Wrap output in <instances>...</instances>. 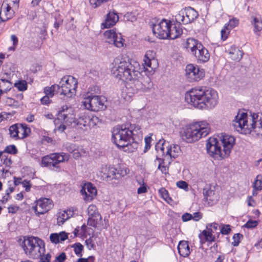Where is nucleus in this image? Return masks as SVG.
Listing matches in <instances>:
<instances>
[{"label":"nucleus","mask_w":262,"mask_h":262,"mask_svg":"<svg viewBox=\"0 0 262 262\" xmlns=\"http://www.w3.org/2000/svg\"><path fill=\"white\" fill-rule=\"evenodd\" d=\"M186 101L199 109H210L218 103V94L212 89L195 88L185 95Z\"/></svg>","instance_id":"1"},{"label":"nucleus","mask_w":262,"mask_h":262,"mask_svg":"<svg viewBox=\"0 0 262 262\" xmlns=\"http://www.w3.org/2000/svg\"><path fill=\"white\" fill-rule=\"evenodd\" d=\"M232 126L241 134L262 136V114L248 115L238 112L232 121Z\"/></svg>","instance_id":"2"},{"label":"nucleus","mask_w":262,"mask_h":262,"mask_svg":"<svg viewBox=\"0 0 262 262\" xmlns=\"http://www.w3.org/2000/svg\"><path fill=\"white\" fill-rule=\"evenodd\" d=\"M141 138V130L135 124L117 125L112 130V141L118 147H126L130 143H137Z\"/></svg>","instance_id":"3"},{"label":"nucleus","mask_w":262,"mask_h":262,"mask_svg":"<svg viewBox=\"0 0 262 262\" xmlns=\"http://www.w3.org/2000/svg\"><path fill=\"white\" fill-rule=\"evenodd\" d=\"M235 143L233 136L229 135H222L218 140L210 138L206 144L208 154L213 158L221 160L227 158L230 154Z\"/></svg>","instance_id":"4"},{"label":"nucleus","mask_w":262,"mask_h":262,"mask_svg":"<svg viewBox=\"0 0 262 262\" xmlns=\"http://www.w3.org/2000/svg\"><path fill=\"white\" fill-rule=\"evenodd\" d=\"M138 67L137 62L132 64L129 76L125 77L124 80L127 82L126 88L129 97L138 91L147 92L151 86L150 78L147 76H143L138 71Z\"/></svg>","instance_id":"5"},{"label":"nucleus","mask_w":262,"mask_h":262,"mask_svg":"<svg viewBox=\"0 0 262 262\" xmlns=\"http://www.w3.org/2000/svg\"><path fill=\"white\" fill-rule=\"evenodd\" d=\"M210 131L209 124L205 121L186 126L182 132V138L187 143H193L206 137Z\"/></svg>","instance_id":"6"},{"label":"nucleus","mask_w":262,"mask_h":262,"mask_svg":"<svg viewBox=\"0 0 262 262\" xmlns=\"http://www.w3.org/2000/svg\"><path fill=\"white\" fill-rule=\"evenodd\" d=\"M168 143H165L164 140H160L156 144L155 148L158 155L156 156L157 160H161L162 156L166 163H171L173 159L176 158L181 152L179 145L172 144L170 146Z\"/></svg>","instance_id":"7"},{"label":"nucleus","mask_w":262,"mask_h":262,"mask_svg":"<svg viewBox=\"0 0 262 262\" xmlns=\"http://www.w3.org/2000/svg\"><path fill=\"white\" fill-rule=\"evenodd\" d=\"M105 98L102 96L93 95L88 93L84 95L82 102L84 107L88 110L97 112L104 110L106 106L104 104Z\"/></svg>","instance_id":"8"},{"label":"nucleus","mask_w":262,"mask_h":262,"mask_svg":"<svg viewBox=\"0 0 262 262\" xmlns=\"http://www.w3.org/2000/svg\"><path fill=\"white\" fill-rule=\"evenodd\" d=\"M78 82L74 77L69 75L64 76L60 81L59 92L60 95L71 98L76 95Z\"/></svg>","instance_id":"9"},{"label":"nucleus","mask_w":262,"mask_h":262,"mask_svg":"<svg viewBox=\"0 0 262 262\" xmlns=\"http://www.w3.org/2000/svg\"><path fill=\"white\" fill-rule=\"evenodd\" d=\"M70 158V155L63 152L53 153L43 157L41 163L45 166L51 169L58 168V164L60 163L68 161Z\"/></svg>","instance_id":"10"},{"label":"nucleus","mask_w":262,"mask_h":262,"mask_svg":"<svg viewBox=\"0 0 262 262\" xmlns=\"http://www.w3.org/2000/svg\"><path fill=\"white\" fill-rule=\"evenodd\" d=\"M198 16V12L193 8L187 7L177 14L175 19L179 24H188L194 20Z\"/></svg>","instance_id":"11"},{"label":"nucleus","mask_w":262,"mask_h":262,"mask_svg":"<svg viewBox=\"0 0 262 262\" xmlns=\"http://www.w3.org/2000/svg\"><path fill=\"white\" fill-rule=\"evenodd\" d=\"M75 120L73 109L71 107L68 108L66 106V108L63 107L62 110L59 111L57 119L54 122L55 124H57V121H61L67 125H73L74 126Z\"/></svg>","instance_id":"12"},{"label":"nucleus","mask_w":262,"mask_h":262,"mask_svg":"<svg viewBox=\"0 0 262 262\" xmlns=\"http://www.w3.org/2000/svg\"><path fill=\"white\" fill-rule=\"evenodd\" d=\"M130 68H132L130 62L120 61L117 67L113 70V73L115 77L124 81L125 77L129 76L128 74L131 71Z\"/></svg>","instance_id":"13"},{"label":"nucleus","mask_w":262,"mask_h":262,"mask_svg":"<svg viewBox=\"0 0 262 262\" xmlns=\"http://www.w3.org/2000/svg\"><path fill=\"white\" fill-rule=\"evenodd\" d=\"M170 23V21L163 19L158 24L154 25L152 27L154 34L160 39L167 38Z\"/></svg>","instance_id":"14"},{"label":"nucleus","mask_w":262,"mask_h":262,"mask_svg":"<svg viewBox=\"0 0 262 262\" xmlns=\"http://www.w3.org/2000/svg\"><path fill=\"white\" fill-rule=\"evenodd\" d=\"M186 75L190 81H199L204 77L205 73L197 66L189 64L186 66Z\"/></svg>","instance_id":"15"},{"label":"nucleus","mask_w":262,"mask_h":262,"mask_svg":"<svg viewBox=\"0 0 262 262\" xmlns=\"http://www.w3.org/2000/svg\"><path fill=\"white\" fill-rule=\"evenodd\" d=\"M53 206L51 200L44 198H41L36 202V205L34 207V211L36 214H42L47 212Z\"/></svg>","instance_id":"16"},{"label":"nucleus","mask_w":262,"mask_h":262,"mask_svg":"<svg viewBox=\"0 0 262 262\" xmlns=\"http://www.w3.org/2000/svg\"><path fill=\"white\" fill-rule=\"evenodd\" d=\"M89 219L88 225L95 227L101 221L102 216L97 210V208L95 205H91L88 208Z\"/></svg>","instance_id":"17"},{"label":"nucleus","mask_w":262,"mask_h":262,"mask_svg":"<svg viewBox=\"0 0 262 262\" xmlns=\"http://www.w3.org/2000/svg\"><path fill=\"white\" fill-rule=\"evenodd\" d=\"M80 192L83 195V199L86 201H92L96 195L97 190L95 187L90 183L85 184L80 190Z\"/></svg>","instance_id":"18"},{"label":"nucleus","mask_w":262,"mask_h":262,"mask_svg":"<svg viewBox=\"0 0 262 262\" xmlns=\"http://www.w3.org/2000/svg\"><path fill=\"white\" fill-rule=\"evenodd\" d=\"M95 120H97V117H93L92 118H90L89 117H80L78 119H76L74 126L78 127L82 129L86 130L88 128H90L91 126H93L96 124L94 123Z\"/></svg>","instance_id":"19"},{"label":"nucleus","mask_w":262,"mask_h":262,"mask_svg":"<svg viewBox=\"0 0 262 262\" xmlns=\"http://www.w3.org/2000/svg\"><path fill=\"white\" fill-rule=\"evenodd\" d=\"M196 58L199 63H205L210 58V54L208 51L202 44L199 45V48L192 54Z\"/></svg>","instance_id":"20"},{"label":"nucleus","mask_w":262,"mask_h":262,"mask_svg":"<svg viewBox=\"0 0 262 262\" xmlns=\"http://www.w3.org/2000/svg\"><path fill=\"white\" fill-rule=\"evenodd\" d=\"M203 194L206 200L208 201V204L210 205L216 203L220 198L218 192L211 188H204Z\"/></svg>","instance_id":"21"},{"label":"nucleus","mask_w":262,"mask_h":262,"mask_svg":"<svg viewBox=\"0 0 262 262\" xmlns=\"http://www.w3.org/2000/svg\"><path fill=\"white\" fill-rule=\"evenodd\" d=\"M119 20L117 13L110 11L106 15L105 20L101 24V28H108L114 26Z\"/></svg>","instance_id":"22"},{"label":"nucleus","mask_w":262,"mask_h":262,"mask_svg":"<svg viewBox=\"0 0 262 262\" xmlns=\"http://www.w3.org/2000/svg\"><path fill=\"white\" fill-rule=\"evenodd\" d=\"M11 6L4 1L0 11V19L2 21H6L12 17L13 11L11 10Z\"/></svg>","instance_id":"23"},{"label":"nucleus","mask_w":262,"mask_h":262,"mask_svg":"<svg viewBox=\"0 0 262 262\" xmlns=\"http://www.w3.org/2000/svg\"><path fill=\"white\" fill-rule=\"evenodd\" d=\"M19 243L27 255H32L33 250V237H23L19 240Z\"/></svg>","instance_id":"24"},{"label":"nucleus","mask_w":262,"mask_h":262,"mask_svg":"<svg viewBox=\"0 0 262 262\" xmlns=\"http://www.w3.org/2000/svg\"><path fill=\"white\" fill-rule=\"evenodd\" d=\"M45 252V244L43 241L34 236V257L40 256Z\"/></svg>","instance_id":"25"},{"label":"nucleus","mask_w":262,"mask_h":262,"mask_svg":"<svg viewBox=\"0 0 262 262\" xmlns=\"http://www.w3.org/2000/svg\"><path fill=\"white\" fill-rule=\"evenodd\" d=\"M126 174L127 172L126 170H120L113 167H109L107 172L104 173V174L105 176V177L110 179V180L118 179L119 177H123Z\"/></svg>","instance_id":"26"},{"label":"nucleus","mask_w":262,"mask_h":262,"mask_svg":"<svg viewBox=\"0 0 262 262\" xmlns=\"http://www.w3.org/2000/svg\"><path fill=\"white\" fill-rule=\"evenodd\" d=\"M169 28L167 38L174 39L180 36L182 34L183 30L182 28L180 27V24L178 25L170 24Z\"/></svg>","instance_id":"27"},{"label":"nucleus","mask_w":262,"mask_h":262,"mask_svg":"<svg viewBox=\"0 0 262 262\" xmlns=\"http://www.w3.org/2000/svg\"><path fill=\"white\" fill-rule=\"evenodd\" d=\"M228 52L230 55L231 59L235 61H239L243 56V52L235 46H231L228 50Z\"/></svg>","instance_id":"28"},{"label":"nucleus","mask_w":262,"mask_h":262,"mask_svg":"<svg viewBox=\"0 0 262 262\" xmlns=\"http://www.w3.org/2000/svg\"><path fill=\"white\" fill-rule=\"evenodd\" d=\"M57 223L59 226H61L69 220L73 215V212L70 210H60L57 213Z\"/></svg>","instance_id":"29"},{"label":"nucleus","mask_w":262,"mask_h":262,"mask_svg":"<svg viewBox=\"0 0 262 262\" xmlns=\"http://www.w3.org/2000/svg\"><path fill=\"white\" fill-rule=\"evenodd\" d=\"M156 54L154 51L148 50L147 51L144 57V68H151L152 69L155 68L152 67V63L156 62L155 60Z\"/></svg>","instance_id":"30"},{"label":"nucleus","mask_w":262,"mask_h":262,"mask_svg":"<svg viewBox=\"0 0 262 262\" xmlns=\"http://www.w3.org/2000/svg\"><path fill=\"white\" fill-rule=\"evenodd\" d=\"M178 249L180 255L183 257H187L190 253L188 243L187 241H182L180 242Z\"/></svg>","instance_id":"31"},{"label":"nucleus","mask_w":262,"mask_h":262,"mask_svg":"<svg viewBox=\"0 0 262 262\" xmlns=\"http://www.w3.org/2000/svg\"><path fill=\"white\" fill-rule=\"evenodd\" d=\"M199 237L201 246L205 244L206 242H213L215 241V236L208 232L206 229L199 234Z\"/></svg>","instance_id":"32"},{"label":"nucleus","mask_w":262,"mask_h":262,"mask_svg":"<svg viewBox=\"0 0 262 262\" xmlns=\"http://www.w3.org/2000/svg\"><path fill=\"white\" fill-rule=\"evenodd\" d=\"M18 139H24L31 133V129L26 124L17 123Z\"/></svg>","instance_id":"33"},{"label":"nucleus","mask_w":262,"mask_h":262,"mask_svg":"<svg viewBox=\"0 0 262 262\" xmlns=\"http://www.w3.org/2000/svg\"><path fill=\"white\" fill-rule=\"evenodd\" d=\"M199 44L202 43L196 39L189 38L187 40L185 47L188 51H190L192 54H193L198 49V48H199Z\"/></svg>","instance_id":"34"},{"label":"nucleus","mask_w":262,"mask_h":262,"mask_svg":"<svg viewBox=\"0 0 262 262\" xmlns=\"http://www.w3.org/2000/svg\"><path fill=\"white\" fill-rule=\"evenodd\" d=\"M251 23L254 26V32L255 33L260 32L262 30V21L260 17L252 16Z\"/></svg>","instance_id":"35"},{"label":"nucleus","mask_w":262,"mask_h":262,"mask_svg":"<svg viewBox=\"0 0 262 262\" xmlns=\"http://www.w3.org/2000/svg\"><path fill=\"white\" fill-rule=\"evenodd\" d=\"M57 90H60L59 85L53 84L51 86L45 88L44 92L46 96H49L50 97H53L54 95V92Z\"/></svg>","instance_id":"36"},{"label":"nucleus","mask_w":262,"mask_h":262,"mask_svg":"<svg viewBox=\"0 0 262 262\" xmlns=\"http://www.w3.org/2000/svg\"><path fill=\"white\" fill-rule=\"evenodd\" d=\"M117 34H117L114 30H110L104 33V36L106 39V41L111 44L113 40L115 39V37H116Z\"/></svg>","instance_id":"37"},{"label":"nucleus","mask_w":262,"mask_h":262,"mask_svg":"<svg viewBox=\"0 0 262 262\" xmlns=\"http://www.w3.org/2000/svg\"><path fill=\"white\" fill-rule=\"evenodd\" d=\"M159 162L158 165V169H159L162 173L167 174L168 173V166L170 164V163H166L165 162V160H164L163 158H161V160H158Z\"/></svg>","instance_id":"38"},{"label":"nucleus","mask_w":262,"mask_h":262,"mask_svg":"<svg viewBox=\"0 0 262 262\" xmlns=\"http://www.w3.org/2000/svg\"><path fill=\"white\" fill-rule=\"evenodd\" d=\"M1 81L2 82H0V88L3 89L4 91H7L11 89L12 84L9 80L2 78Z\"/></svg>","instance_id":"39"},{"label":"nucleus","mask_w":262,"mask_h":262,"mask_svg":"<svg viewBox=\"0 0 262 262\" xmlns=\"http://www.w3.org/2000/svg\"><path fill=\"white\" fill-rule=\"evenodd\" d=\"M36 32L39 33L40 38L41 39H45V37L47 35V27L45 25V24L43 23L40 27H36Z\"/></svg>","instance_id":"40"},{"label":"nucleus","mask_w":262,"mask_h":262,"mask_svg":"<svg viewBox=\"0 0 262 262\" xmlns=\"http://www.w3.org/2000/svg\"><path fill=\"white\" fill-rule=\"evenodd\" d=\"M9 134L10 136L15 139H18V126L17 123L11 125L9 128Z\"/></svg>","instance_id":"41"},{"label":"nucleus","mask_w":262,"mask_h":262,"mask_svg":"<svg viewBox=\"0 0 262 262\" xmlns=\"http://www.w3.org/2000/svg\"><path fill=\"white\" fill-rule=\"evenodd\" d=\"M14 185H18L19 184H23V187L26 188V191H29L30 189L31 186L29 185V182L27 181H22V179L21 178H15L14 177Z\"/></svg>","instance_id":"42"},{"label":"nucleus","mask_w":262,"mask_h":262,"mask_svg":"<svg viewBox=\"0 0 262 262\" xmlns=\"http://www.w3.org/2000/svg\"><path fill=\"white\" fill-rule=\"evenodd\" d=\"M114 39H115L113 40L111 44H113L117 48H121L123 47L124 40L122 38L121 34H118L117 36L115 37Z\"/></svg>","instance_id":"43"},{"label":"nucleus","mask_w":262,"mask_h":262,"mask_svg":"<svg viewBox=\"0 0 262 262\" xmlns=\"http://www.w3.org/2000/svg\"><path fill=\"white\" fill-rule=\"evenodd\" d=\"M253 188L255 190H261L262 189V177L258 175L253 183Z\"/></svg>","instance_id":"44"},{"label":"nucleus","mask_w":262,"mask_h":262,"mask_svg":"<svg viewBox=\"0 0 262 262\" xmlns=\"http://www.w3.org/2000/svg\"><path fill=\"white\" fill-rule=\"evenodd\" d=\"M72 248L74 249V251L75 254L78 256H81V252L83 250V247L80 243H76L74 244L72 246Z\"/></svg>","instance_id":"45"},{"label":"nucleus","mask_w":262,"mask_h":262,"mask_svg":"<svg viewBox=\"0 0 262 262\" xmlns=\"http://www.w3.org/2000/svg\"><path fill=\"white\" fill-rule=\"evenodd\" d=\"M239 24V20L238 19L233 17L230 19L229 21L228 24H226V26H228V28L230 30L237 26Z\"/></svg>","instance_id":"46"},{"label":"nucleus","mask_w":262,"mask_h":262,"mask_svg":"<svg viewBox=\"0 0 262 262\" xmlns=\"http://www.w3.org/2000/svg\"><path fill=\"white\" fill-rule=\"evenodd\" d=\"M230 30V29L228 28V26H226V25H225L224 28L221 30V38L223 40L227 38Z\"/></svg>","instance_id":"47"},{"label":"nucleus","mask_w":262,"mask_h":262,"mask_svg":"<svg viewBox=\"0 0 262 262\" xmlns=\"http://www.w3.org/2000/svg\"><path fill=\"white\" fill-rule=\"evenodd\" d=\"M14 86L17 88L18 90L23 91L27 89V84L25 81H21L15 83Z\"/></svg>","instance_id":"48"},{"label":"nucleus","mask_w":262,"mask_h":262,"mask_svg":"<svg viewBox=\"0 0 262 262\" xmlns=\"http://www.w3.org/2000/svg\"><path fill=\"white\" fill-rule=\"evenodd\" d=\"M3 152H7L11 154H15L17 152V149L16 146L14 145L7 146Z\"/></svg>","instance_id":"49"},{"label":"nucleus","mask_w":262,"mask_h":262,"mask_svg":"<svg viewBox=\"0 0 262 262\" xmlns=\"http://www.w3.org/2000/svg\"><path fill=\"white\" fill-rule=\"evenodd\" d=\"M51 256L50 253L41 255L40 256L36 257V258H39V262H50Z\"/></svg>","instance_id":"50"},{"label":"nucleus","mask_w":262,"mask_h":262,"mask_svg":"<svg viewBox=\"0 0 262 262\" xmlns=\"http://www.w3.org/2000/svg\"><path fill=\"white\" fill-rule=\"evenodd\" d=\"M63 147L68 151L72 152L76 149V145L70 143H66L63 144Z\"/></svg>","instance_id":"51"},{"label":"nucleus","mask_w":262,"mask_h":262,"mask_svg":"<svg viewBox=\"0 0 262 262\" xmlns=\"http://www.w3.org/2000/svg\"><path fill=\"white\" fill-rule=\"evenodd\" d=\"M108 0H90V3L94 8L99 6L102 3L106 2Z\"/></svg>","instance_id":"52"},{"label":"nucleus","mask_w":262,"mask_h":262,"mask_svg":"<svg viewBox=\"0 0 262 262\" xmlns=\"http://www.w3.org/2000/svg\"><path fill=\"white\" fill-rule=\"evenodd\" d=\"M241 237H242V235L239 233L234 234L233 236V242H232V245L234 246H238Z\"/></svg>","instance_id":"53"},{"label":"nucleus","mask_w":262,"mask_h":262,"mask_svg":"<svg viewBox=\"0 0 262 262\" xmlns=\"http://www.w3.org/2000/svg\"><path fill=\"white\" fill-rule=\"evenodd\" d=\"M50 239L52 243L58 244L59 243V236L58 233H52L50 235Z\"/></svg>","instance_id":"54"},{"label":"nucleus","mask_w":262,"mask_h":262,"mask_svg":"<svg viewBox=\"0 0 262 262\" xmlns=\"http://www.w3.org/2000/svg\"><path fill=\"white\" fill-rule=\"evenodd\" d=\"M257 225L258 222L257 221L249 220L246 223V224L245 225V227L247 228H253L257 226Z\"/></svg>","instance_id":"55"},{"label":"nucleus","mask_w":262,"mask_h":262,"mask_svg":"<svg viewBox=\"0 0 262 262\" xmlns=\"http://www.w3.org/2000/svg\"><path fill=\"white\" fill-rule=\"evenodd\" d=\"M85 243L86 246H87V248L89 250L93 249L95 247L94 242L92 238H91V237H90L89 238L87 239L85 241Z\"/></svg>","instance_id":"56"},{"label":"nucleus","mask_w":262,"mask_h":262,"mask_svg":"<svg viewBox=\"0 0 262 262\" xmlns=\"http://www.w3.org/2000/svg\"><path fill=\"white\" fill-rule=\"evenodd\" d=\"M230 231H231V229L230 227V225H224L220 230V232L223 234H225V235L228 234L230 232Z\"/></svg>","instance_id":"57"},{"label":"nucleus","mask_w":262,"mask_h":262,"mask_svg":"<svg viewBox=\"0 0 262 262\" xmlns=\"http://www.w3.org/2000/svg\"><path fill=\"white\" fill-rule=\"evenodd\" d=\"M159 193L160 194L161 196L166 201H167V199L168 198V191L163 188H161L159 191Z\"/></svg>","instance_id":"58"},{"label":"nucleus","mask_w":262,"mask_h":262,"mask_svg":"<svg viewBox=\"0 0 262 262\" xmlns=\"http://www.w3.org/2000/svg\"><path fill=\"white\" fill-rule=\"evenodd\" d=\"M177 186L180 188L185 190L188 189V184L183 181H180L177 183Z\"/></svg>","instance_id":"59"},{"label":"nucleus","mask_w":262,"mask_h":262,"mask_svg":"<svg viewBox=\"0 0 262 262\" xmlns=\"http://www.w3.org/2000/svg\"><path fill=\"white\" fill-rule=\"evenodd\" d=\"M58 236H59V242L64 241L68 237V233H66L64 231L60 232L58 234Z\"/></svg>","instance_id":"60"},{"label":"nucleus","mask_w":262,"mask_h":262,"mask_svg":"<svg viewBox=\"0 0 262 262\" xmlns=\"http://www.w3.org/2000/svg\"><path fill=\"white\" fill-rule=\"evenodd\" d=\"M192 215L189 213H185L182 216V219L183 222H187L188 221H190V220L192 219Z\"/></svg>","instance_id":"61"},{"label":"nucleus","mask_w":262,"mask_h":262,"mask_svg":"<svg viewBox=\"0 0 262 262\" xmlns=\"http://www.w3.org/2000/svg\"><path fill=\"white\" fill-rule=\"evenodd\" d=\"M66 259V256L64 253H61L59 255L56 257V260L58 262H63Z\"/></svg>","instance_id":"62"},{"label":"nucleus","mask_w":262,"mask_h":262,"mask_svg":"<svg viewBox=\"0 0 262 262\" xmlns=\"http://www.w3.org/2000/svg\"><path fill=\"white\" fill-rule=\"evenodd\" d=\"M8 212L9 213H15L19 209V207L12 205H10L8 208Z\"/></svg>","instance_id":"63"},{"label":"nucleus","mask_w":262,"mask_h":262,"mask_svg":"<svg viewBox=\"0 0 262 262\" xmlns=\"http://www.w3.org/2000/svg\"><path fill=\"white\" fill-rule=\"evenodd\" d=\"M94 260V257L92 256H89L87 258H80L78 259L77 262H91Z\"/></svg>","instance_id":"64"}]
</instances>
